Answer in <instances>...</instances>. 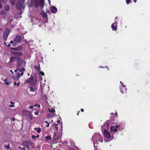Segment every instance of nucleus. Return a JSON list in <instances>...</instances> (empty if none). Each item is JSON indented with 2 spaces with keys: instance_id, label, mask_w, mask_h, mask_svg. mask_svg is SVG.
<instances>
[{
  "instance_id": "1",
  "label": "nucleus",
  "mask_w": 150,
  "mask_h": 150,
  "mask_svg": "<svg viewBox=\"0 0 150 150\" xmlns=\"http://www.w3.org/2000/svg\"><path fill=\"white\" fill-rule=\"evenodd\" d=\"M27 4L29 7L31 8L34 6L37 8L39 6H40L41 8L42 9L44 7L45 1L44 0H28L27 2Z\"/></svg>"
},
{
  "instance_id": "2",
  "label": "nucleus",
  "mask_w": 150,
  "mask_h": 150,
  "mask_svg": "<svg viewBox=\"0 0 150 150\" xmlns=\"http://www.w3.org/2000/svg\"><path fill=\"white\" fill-rule=\"evenodd\" d=\"M23 144L28 149L32 150L34 147V144L30 141H24Z\"/></svg>"
},
{
  "instance_id": "3",
  "label": "nucleus",
  "mask_w": 150,
  "mask_h": 150,
  "mask_svg": "<svg viewBox=\"0 0 150 150\" xmlns=\"http://www.w3.org/2000/svg\"><path fill=\"white\" fill-rule=\"evenodd\" d=\"M24 3V1L23 0H18L17 1L16 4L17 9L20 11L21 8H24L25 7L23 6Z\"/></svg>"
},
{
  "instance_id": "4",
  "label": "nucleus",
  "mask_w": 150,
  "mask_h": 150,
  "mask_svg": "<svg viewBox=\"0 0 150 150\" xmlns=\"http://www.w3.org/2000/svg\"><path fill=\"white\" fill-rule=\"evenodd\" d=\"M97 139H98V141L101 142L103 141L102 135L100 134H97L96 133L92 137V139L93 140L94 145L95 144V140L97 141Z\"/></svg>"
},
{
  "instance_id": "5",
  "label": "nucleus",
  "mask_w": 150,
  "mask_h": 150,
  "mask_svg": "<svg viewBox=\"0 0 150 150\" xmlns=\"http://www.w3.org/2000/svg\"><path fill=\"white\" fill-rule=\"evenodd\" d=\"M9 30L8 29L5 30L4 31L3 36V39L4 41L6 40L7 37L9 35Z\"/></svg>"
},
{
  "instance_id": "6",
  "label": "nucleus",
  "mask_w": 150,
  "mask_h": 150,
  "mask_svg": "<svg viewBox=\"0 0 150 150\" xmlns=\"http://www.w3.org/2000/svg\"><path fill=\"white\" fill-rule=\"evenodd\" d=\"M103 134L107 138L109 139L111 138L110 133L107 129H104Z\"/></svg>"
},
{
  "instance_id": "7",
  "label": "nucleus",
  "mask_w": 150,
  "mask_h": 150,
  "mask_svg": "<svg viewBox=\"0 0 150 150\" xmlns=\"http://www.w3.org/2000/svg\"><path fill=\"white\" fill-rule=\"evenodd\" d=\"M14 41L16 42H20L21 40V37L20 35H17L13 38Z\"/></svg>"
},
{
  "instance_id": "8",
  "label": "nucleus",
  "mask_w": 150,
  "mask_h": 150,
  "mask_svg": "<svg viewBox=\"0 0 150 150\" xmlns=\"http://www.w3.org/2000/svg\"><path fill=\"white\" fill-rule=\"evenodd\" d=\"M12 54L14 56H21L23 53L19 51H11Z\"/></svg>"
},
{
  "instance_id": "9",
  "label": "nucleus",
  "mask_w": 150,
  "mask_h": 150,
  "mask_svg": "<svg viewBox=\"0 0 150 150\" xmlns=\"http://www.w3.org/2000/svg\"><path fill=\"white\" fill-rule=\"evenodd\" d=\"M22 63L23 59H21L19 57H18L17 63L16 66L18 67H20L21 66Z\"/></svg>"
},
{
  "instance_id": "10",
  "label": "nucleus",
  "mask_w": 150,
  "mask_h": 150,
  "mask_svg": "<svg viewBox=\"0 0 150 150\" xmlns=\"http://www.w3.org/2000/svg\"><path fill=\"white\" fill-rule=\"evenodd\" d=\"M40 14L42 15L43 18H46L47 19V16L46 13L43 10H42L40 13Z\"/></svg>"
},
{
  "instance_id": "11",
  "label": "nucleus",
  "mask_w": 150,
  "mask_h": 150,
  "mask_svg": "<svg viewBox=\"0 0 150 150\" xmlns=\"http://www.w3.org/2000/svg\"><path fill=\"white\" fill-rule=\"evenodd\" d=\"M34 77H33V75H31L29 79L26 80L25 81V83L27 82V83H30L33 80H34Z\"/></svg>"
},
{
  "instance_id": "12",
  "label": "nucleus",
  "mask_w": 150,
  "mask_h": 150,
  "mask_svg": "<svg viewBox=\"0 0 150 150\" xmlns=\"http://www.w3.org/2000/svg\"><path fill=\"white\" fill-rule=\"evenodd\" d=\"M57 9L56 7L54 6H52L50 9V11L52 13H55L57 11Z\"/></svg>"
},
{
  "instance_id": "13",
  "label": "nucleus",
  "mask_w": 150,
  "mask_h": 150,
  "mask_svg": "<svg viewBox=\"0 0 150 150\" xmlns=\"http://www.w3.org/2000/svg\"><path fill=\"white\" fill-rule=\"evenodd\" d=\"M59 138V137L58 136L56 132H55L54 133V136L53 138V139L54 141H56Z\"/></svg>"
},
{
  "instance_id": "14",
  "label": "nucleus",
  "mask_w": 150,
  "mask_h": 150,
  "mask_svg": "<svg viewBox=\"0 0 150 150\" xmlns=\"http://www.w3.org/2000/svg\"><path fill=\"white\" fill-rule=\"evenodd\" d=\"M19 57H11L10 58V61L13 62L15 61L17 59H18Z\"/></svg>"
},
{
  "instance_id": "15",
  "label": "nucleus",
  "mask_w": 150,
  "mask_h": 150,
  "mask_svg": "<svg viewBox=\"0 0 150 150\" xmlns=\"http://www.w3.org/2000/svg\"><path fill=\"white\" fill-rule=\"evenodd\" d=\"M38 81V80L37 79H35L30 83V85L31 86H35L36 85Z\"/></svg>"
},
{
  "instance_id": "16",
  "label": "nucleus",
  "mask_w": 150,
  "mask_h": 150,
  "mask_svg": "<svg viewBox=\"0 0 150 150\" xmlns=\"http://www.w3.org/2000/svg\"><path fill=\"white\" fill-rule=\"evenodd\" d=\"M117 24V22H116L112 24L111 25V28L113 29V30H117V27L115 25H115H116Z\"/></svg>"
},
{
  "instance_id": "17",
  "label": "nucleus",
  "mask_w": 150,
  "mask_h": 150,
  "mask_svg": "<svg viewBox=\"0 0 150 150\" xmlns=\"http://www.w3.org/2000/svg\"><path fill=\"white\" fill-rule=\"evenodd\" d=\"M110 131L111 132H116L117 131V129L116 127L114 128V126H112L110 128Z\"/></svg>"
},
{
  "instance_id": "18",
  "label": "nucleus",
  "mask_w": 150,
  "mask_h": 150,
  "mask_svg": "<svg viewBox=\"0 0 150 150\" xmlns=\"http://www.w3.org/2000/svg\"><path fill=\"white\" fill-rule=\"evenodd\" d=\"M11 48L12 50L18 51L20 50L22 48V47L20 46L16 48L11 47Z\"/></svg>"
},
{
  "instance_id": "19",
  "label": "nucleus",
  "mask_w": 150,
  "mask_h": 150,
  "mask_svg": "<svg viewBox=\"0 0 150 150\" xmlns=\"http://www.w3.org/2000/svg\"><path fill=\"white\" fill-rule=\"evenodd\" d=\"M109 125V120H107L104 123V126H105L106 125V128L107 129H109L108 126Z\"/></svg>"
},
{
  "instance_id": "20",
  "label": "nucleus",
  "mask_w": 150,
  "mask_h": 150,
  "mask_svg": "<svg viewBox=\"0 0 150 150\" xmlns=\"http://www.w3.org/2000/svg\"><path fill=\"white\" fill-rule=\"evenodd\" d=\"M34 130L36 131L38 133H40L41 131V129L40 127H38V128L36 127L35 128Z\"/></svg>"
},
{
  "instance_id": "21",
  "label": "nucleus",
  "mask_w": 150,
  "mask_h": 150,
  "mask_svg": "<svg viewBox=\"0 0 150 150\" xmlns=\"http://www.w3.org/2000/svg\"><path fill=\"white\" fill-rule=\"evenodd\" d=\"M4 9L6 11H9L10 9L9 6L8 5L5 6Z\"/></svg>"
},
{
  "instance_id": "22",
  "label": "nucleus",
  "mask_w": 150,
  "mask_h": 150,
  "mask_svg": "<svg viewBox=\"0 0 150 150\" xmlns=\"http://www.w3.org/2000/svg\"><path fill=\"white\" fill-rule=\"evenodd\" d=\"M16 0H10V2L12 6H14L15 5Z\"/></svg>"
},
{
  "instance_id": "23",
  "label": "nucleus",
  "mask_w": 150,
  "mask_h": 150,
  "mask_svg": "<svg viewBox=\"0 0 150 150\" xmlns=\"http://www.w3.org/2000/svg\"><path fill=\"white\" fill-rule=\"evenodd\" d=\"M8 81V80L6 78L4 80V81L5 82L4 83L6 84L7 86L9 85V82L7 81Z\"/></svg>"
},
{
  "instance_id": "24",
  "label": "nucleus",
  "mask_w": 150,
  "mask_h": 150,
  "mask_svg": "<svg viewBox=\"0 0 150 150\" xmlns=\"http://www.w3.org/2000/svg\"><path fill=\"white\" fill-rule=\"evenodd\" d=\"M39 137V135H38L36 136H35L34 135H32L31 136V138L33 139H35V138H38Z\"/></svg>"
},
{
  "instance_id": "25",
  "label": "nucleus",
  "mask_w": 150,
  "mask_h": 150,
  "mask_svg": "<svg viewBox=\"0 0 150 150\" xmlns=\"http://www.w3.org/2000/svg\"><path fill=\"white\" fill-rule=\"evenodd\" d=\"M39 68H38V67H37L36 66H35L34 67V68L35 69H36L37 70V71L38 72H39L40 71V66L39 64Z\"/></svg>"
},
{
  "instance_id": "26",
  "label": "nucleus",
  "mask_w": 150,
  "mask_h": 150,
  "mask_svg": "<svg viewBox=\"0 0 150 150\" xmlns=\"http://www.w3.org/2000/svg\"><path fill=\"white\" fill-rule=\"evenodd\" d=\"M30 91H35V87H33L32 86H30Z\"/></svg>"
},
{
  "instance_id": "27",
  "label": "nucleus",
  "mask_w": 150,
  "mask_h": 150,
  "mask_svg": "<svg viewBox=\"0 0 150 150\" xmlns=\"http://www.w3.org/2000/svg\"><path fill=\"white\" fill-rule=\"evenodd\" d=\"M51 140V137L49 136H46L45 137V140L48 141V140Z\"/></svg>"
},
{
  "instance_id": "28",
  "label": "nucleus",
  "mask_w": 150,
  "mask_h": 150,
  "mask_svg": "<svg viewBox=\"0 0 150 150\" xmlns=\"http://www.w3.org/2000/svg\"><path fill=\"white\" fill-rule=\"evenodd\" d=\"M49 111L50 112L53 113L55 112V110L53 109L52 108H51L50 109H49Z\"/></svg>"
},
{
  "instance_id": "29",
  "label": "nucleus",
  "mask_w": 150,
  "mask_h": 150,
  "mask_svg": "<svg viewBox=\"0 0 150 150\" xmlns=\"http://www.w3.org/2000/svg\"><path fill=\"white\" fill-rule=\"evenodd\" d=\"M0 13L1 15H4L6 14V12L5 10H3L1 11Z\"/></svg>"
},
{
  "instance_id": "30",
  "label": "nucleus",
  "mask_w": 150,
  "mask_h": 150,
  "mask_svg": "<svg viewBox=\"0 0 150 150\" xmlns=\"http://www.w3.org/2000/svg\"><path fill=\"white\" fill-rule=\"evenodd\" d=\"M7 2V0H0V3H5Z\"/></svg>"
},
{
  "instance_id": "31",
  "label": "nucleus",
  "mask_w": 150,
  "mask_h": 150,
  "mask_svg": "<svg viewBox=\"0 0 150 150\" xmlns=\"http://www.w3.org/2000/svg\"><path fill=\"white\" fill-rule=\"evenodd\" d=\"M25 68H21L19 70V71L20 72H23V71L25 70Z\"/></svg>"
},
{
  "instance_id": "32",
  "label": "nucleus",
  "mask_w": 150,
  "mask_h": 150,
  "mask_svg": "<svg viewBox=\"0 0 150 150\" xmlns=\"http://www.w3.org/2000/svg\"><path fill=\"white\" fill-rule=\"evenodd\" d=\"M36 111L35 112V114L36 115H39V111L37 109H36Z\"/></svg>"
},
{
  "instance_id": "33",
  "label": "nucleus",
  "mask_w": 150,
  "mask_h": 150,
  "mask_svg": "<svg viewBox=\"0 0 150 150\" xmlns=\"http://www.w3.org/2000/svg\"><path fill=\"white\" fill-rule=\"evenodd\" d=\"M53 115L52 114H49L48 115V117L52 118L53 117Z\"/></svg>"
},
{
  "instance_id": "34",
  "label": "nucleus",
  "mask_w": 150,
  "mask_h": 150,
  "mask_svg": "<svg viewBox=\"0 0 150 150\" xmlns=\"http://www.w3.org/2000/svg\"><path fill=\"white\" fill-rule=\"evenodd\" d=\"M16 76L18 79V78H20L21 76L19 72H18L16 74Z\"/></svg>"
},
{
  "instance_id": "35",
  "label": "nucleus",
  "mask_w": 150,
  "mask_h": 150,
  "mask_svg": "<svg viewBox=\"0 0 150 150\" xmlns=\"http://www.w3.org/2000/svg\"><path fill=\"white\" fill-rule=\"evenodd\" d=\"M12 78L14 80H17L18 79V78L17 77H16L15 76H13L12 77Z\"/></svg>"
},
{
  "instance_id": "36",
  "label": "nucleus",
  "mask_w": 150,
  "mask_h": 150,
  "mask_svg": "<svg viewBox=\"0 0 150 150\" xmlns=\"http://www.w3.org/2000/svg\"><path fill=\"white\" fill-rule=\"evenodd\" d=\"M5 147H6L7 150L9 149L10 148V146H9L8 145H5Z\"/></svg>"
},
{
  "instance_id": "37",
  "label": "nucleus",
  "mask_w": 150,
  "mask_h": 150,
  "mask_svg": "<svg viewBox=\"0 0 150 150\" xmlns=\"http://www.w3.org/2000/svg\"><path fill=\"white\" fill-rule=\"evenodd\" d=\"M18 148H19V149H21L22 150H25V148L24 147L23 148H22L21 147L19 146L18 147Z\"/></svg>"
},
{
  "instance_id": "38",
  "label": "nucleus",
  "mask_w": 150,
  "mask_h": 150,
  "mask_svg": "<svg viewBox=\"0 0 150 150\" xmlns=\"http://www.w3.org/2000/svg\"><path fill=\"white\" fill-rule=\"evenodd\" d=\"M120 83H121V86H122L123 87H125V85H124L123 83H122L121 81L120 82Z\"/></svg>"
},
{
  "instance_id": "39",
  "label": "nucleus",
  "mask_w": 150,
  "mask_h": 150,
  "mask_svg": "<svg viewBox=\"0 0 150 150\" xmlns=\"http://www.w3.org/2000/svg\"><path fill=\"white\" fill-rule=\"evenodd\" d=\"M16 44H17V43H16V42L14 41L12 45L13 46H15Z\"/></svg>"
},
{
  "instance_id": "40",
  "label": "nucleus",
  "mask_w": 150,
  "mask_h": 150,
  "mask_svg": "<svg viewBox=\"0 0 150 150\" xmlns=\"http://www.w3.org/2000/svg\"><path fill=\"white\" fill-rule=\"evenodd\" d=\"M29 108L30 109H33V105H31L29 106Z\"/></svg>"
},
{
  "instance_id": "41",
  "label": "nucleus",
  "mask_w": 150,
  "mask_h": 150,
  "mask_svg": "<svg viewBox=\"0 0 150 150\" xmlns=\"http://www.w3.org/2000/svg\"><path fill=\"white\" fill-rule=\"evenodd\" d=\"M130 0H126V3L128 4L130 2Z\"/></svg>"
},
{
  "instance_id": "42",
  "label": "nucleus",
  "mask_w": 150,
  "mask_h": 150,
  "mask_svg": "<svg viewBox=\"0 0 150 150\" xmlns=\"http://www.w3.org/2000/svg\"><path fill=\"white\" fill-rule=\"evenodd\" d=\"M39 72H40V74H41L42 75L44 76L45 75L44 73L43 72L41 71H40Z\"/></svg>"
},
{
  "instance_id": "43",
  "label": "nucleus",
  "mask_w": 150,
  "mask_h": 150,
  "mask_svg": "<svg viewBox=\"0 0 150 150\" xmlns=\"http://www.w3.org/2000/svg\"><path fill=\"white\" fill-rule=\"evenodd\" d=\"M9 107L10 108L14 107V105H9Z\"/></svg>"
},
{
  "instance_id": "44",
  "label": "nucleus",
  "mask_w": 150,
  "mask_h": 150,
  "mask_svg": "<svg viewBox=\"0 0 150 150\" xmlns=\"http://www.w3.org/2000/svg\"><path fill=\"white\" fill-rule=\"evenodd\" d=\"M119 127H120V126L119 125H116L114 126V128L116 127L117 129V128H118Z\"/></svg>"
},
{
  "instance_id": "45",
  "label": "nucleus",
  "mask_w": 150,
  "mask_h": 150,
  "mask_svg": "<svg viewBox=\"0 0 150 150\" xmlns=\"http://www.w3.org/2000/svg\"><path fill=\"white\" fill-rule=\"evenodd\" d=\"M26 64V62L23 60V63L22 64L24 65Z\"/></svg>"
},
{
  "instance_id": "46",
  "label": "nucleus",
  "mask_w": 150,
  "mask_h": 150,
  "mask_svg": "<svg viewBox=\"0 0 150 150\" xmlns=\"http://www.w3.org/2000/svg\"><path fill=\"white\" fill-rule=\"evenodd\" d=\"M46 13H50V11L49 10H46Z\"/></svg>"
},
{
  "instance_id": "47",
  "label": "nucleus",
  "mask_w": 150,
  "mask_h": 150,
  "mask_svg": "<svg viewBox=\"0 0 150 150\" xmlns=\"http://www.w3.org/2000/svg\"><path fill=\"white\" fill-rule=\"evenodd\" d=\"M57 122L59 124L60 123V120H57Z\"/></svg>"
},
{
  "instance_id": "48",
  "label": "nucleus",
  "mask_w": 150,
  "mask_h": 150,
  "mask_svg": "<svg viewBox=\"0 0 150 150\" xmlns=\"http://www.w3.org/2000/svg\"><path fill=\"white\" fill-rule=\"evenodd\" d=\"M49 123H48L46 125V127H49Z\"/></svg>"
},
{
  "instance_id": "49",
  "label": "nucleus",
  "mask_w": 150,
  "mask_h": 150,
  "mask_svg": "<svg viewBox=\"0 0 150 150\" xmlns=\"http://www.w3.org/2000/svg\"><path fill=\"white\" fill-rule=\"evenodd\" d=\"M10 103L11 104H12V105H14V102L11 101L10 102Z\"/></svg>"
},
{
  "instance_id": "50",
  "label": "nucleus",
  "mask_w": 150,
  "mask_h": 150,
  "mask_svg": "<svg viewBox=\"0 0 150 150\" xmlns=\"http://www.w3.org/2000/svg\"><path fill=\"white\" fill-rule=\"evenodd\" d=\"M55 129H56V130L57 131L58 130V127H57V126H56V127H55Z\"/></svg>"
},
{
  "instance_id": "51",
  "label": "nucleus",
  "mask_w": 150,
  "mask_h": 150,
  "mask_svg": "<svg viewBox=\"0 0 150 150\" xmlns=\"http://www.w3.org/2000/svg\"><path fill=\"white\" fill-rule=\"evenodd\" d=\"M38 105V103H35L33 106L35 107V106H37Z\"/></svg>"
},
{
  "instance_id": "52",
  "label": "nucleus",
  "mask_w": 150,
  "mask_h": 150,
  "mask_svg": "<svg viewBox=\"0 0 150 150\" xmlns=\"http://www.w3.org/2000/svg\"><path fill=\"white\" fill-rule=\"evenodd\" d=\"M13 42H13V41L12 40H11V41L10 42V43H11V44H13Z\"/></svg>"
},
{
  "instance_id": "53",
  "label": "nucleus",
  "mask_w": 150,
  "mask_h": 150,
  "mask_svg": "<svg viewBox=\"0 0 150 150\" xmlns=\"http://www.w3.org/2000/svg\"><path fill=\"white\" fill-rule=\"evenodd\" d=\"M20 85V83L19 82H18L17 83V86H19Z\"/></svg>"
},
{
  "instance_id": "54",
  "label": "nucleus",
  "mask_w": 150,
  "mask_h": 150,
  "mask_svg": "<svg viewBox=\"0 0 150 150\" xmlns=\"http://www.w3.org/2000/svg\"><path fill=\"white\" fill-rule=\"evenodd\" d=\"M14 85H15V86H16V85H17V83H16V81L14 82Z\"/></svg>"
},
{
  "instance_id": "55",
  "label": "nucleus",
  "mask_w": 150,
  "mask_h": 150,
  "mask_svg": "<svg viewBox=\"0 0 150 150\" xmlns=\"http://www.w3.org/2000/svg\"><path fill=\"white\" fill-rule=\"evenodd\" d=\"M23 72H21V75L22 76L23 75Z\"/></svg>"
},
{
  "instance_id": "56",
  "label": "nucleus",
  "mask_w": 150,
  "mask_h": 150,
  "mask_svg": "<svg viewBox=\"0 0 150 150\" xmlns=\"http://www.w3.org/2000/svg\"><path fill=\"white\" fill-rule=\"evenodd\" d=\"M15 120V118L14 117H13L12 118V120H13V121H14Z\"/></svg>"
},
{
  "instance_id": "57",
  "label": "nucleus",
  "mask_w": 150,
  "mask_h": 150,
  "mask_svg": "<svg viewBox=\"0 0 150 150\" xmlns=\"http://www.w3.org/2000/svg\"><path fill=\"white\" fill-rule=\"evenodd\" d=\"M10 71L12 74H13V73L11 70H10Z\"/></svg>"
},
{
  "instance_id": "58",
  "label": "nucleus",
  "mask_w": 150,
  "mask_h": 150,
  "mask_svg": "<svg viewBox=\"0 0 150 150\" xmlns=\"http://www.w3.org/2000/svg\"><path fill=\"white\" fill-rule=\"evenodd\" d=\"M11 46V45L10 44H8V45H7L6 46H7L8 47H10Z\"/></svg>"
},
{
  "instance_id": "59",
  "label": "nucleus",
  "mask_w": 150,
  "mask_h": 150,
  "mask_svg": "<svg viewBox=\"0 0 150 150\" xmlns=\"http://www.w3.org/2000/svg\"><path fill=\"white\" fill-rule=\"evenodd\" d=\"M22 11H21L19 13V15H21V14H22Z\"/></svg>"
},
{
  "instance_id": "60",
  "label": "nucleus",
  "mask_w": 150,
  "mask_h": 150,
  "mask_svg": "<svg viewBox=\"0 0 150 150\" xmlns=\"http://www.w3.org/2000/svg\"><path fill=\"white\" fill-rule=\"evenodd\" d=\"M37 106L38 108H40V105H38Z\"/></svg>"
},
{
  "instance_id": "61",
  "label": "nucleus",
  "mask_w": 150,
  "mask_h": 150,
  "mask_svg": "<svg viewBox=\"0 0 150 150\" xmlns=\"http://www.w3.org/2000/svg\"><path fill=\"white\" fill-rule=\"evenodd\" d=\"M54 125L55 126V127L57 126L58 125V124H56V123H55Z\"/></svg>"
},
{
  "instance_id": "62",
  "label": "nucleus",
  "mask_w": 150,
  "mask_h": 150,
  "mask_svg": "<svg viewBox=\"0 0 150 150\" xmlns=\"http://www.w3.org/2000/svg\"><path fill=\"white\" fill-rule=\"evenodd\" d=\"M45 122V123H47V124H48V123H49L47 121H46Z\"/></svg>"
},
{
  "instance_id": "63",
  "label": "nucleus",
  "mask_w": 150,
  "mask_h": 150,
  "mask_svg": "<svg viewBox=\"0 0 150 150\" xmlns=\"http://www.w3.org/2000/svg\"><path fill=\"white\" fill-rule=\"evenodd\" d=\"M2 6V4H0V9L1 8Z\"/></svg>"
},
{
  "instance_id": "64",
  "label": "nucleus",
  "mask_w": 150,
  "mask_h": 150,
  "mask_svg": "<svg viewBox=\"0 0 150 150\" xmlns=\"http://www.w3.org/2000/svg\"><path fill=\"white\" fill-rule=\"evenodd\" d=\"M81 111L82 112H83V111H84V110L83 109H81Z\"/></svg>"
}]
</instances>
